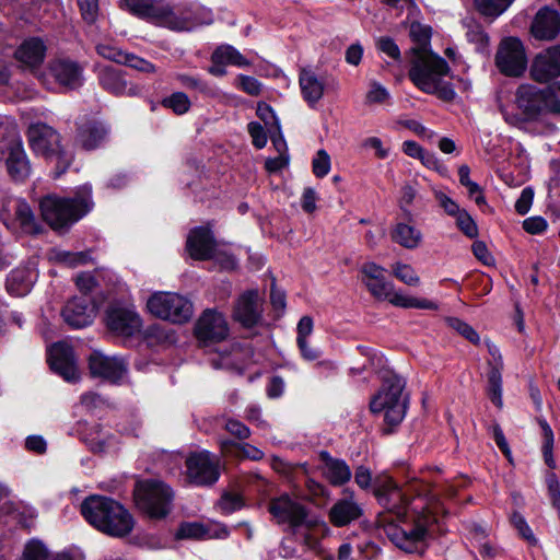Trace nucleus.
<instances>
[{
	"mask_svg": "<svg viewBox=\"0 0 560 560\" xmlns=\"http://www.w3.org/2000/svg\"><path fill=\"white\" fill-rule=\"evenodd\" d=\"M560 82L545 88L535 84H520L515 91V104L520 110L516 117L521 128L534 136H551L556 125L549 121L550 114H560Z\"/></svg>",
	"mask_w": 560,
	"mask_h": 560,
	"instance_id": "nucleus-1",
	"label": "nucleus"
},
{
	"mask_svg": "<svg viewBox=\"0 0 560 560\" xmlns=\"http://www.w3.org/2000/svg\"><path fill=\"white\" fill-rule=\"evenodd\" d=\"M440 503L431 505L430 499L420 497L410 502V514L399 520L400 526L388 523L385 533L390 541L406 552L423 549L429 537V526L435 521L434 515Z\"/></svg>",
	"mask_w": 560,
	"mask_h": 560,
	"instance_id": "nucleus-2",
	"label": "nucleus"
},
{
	"mask_svg": "<svg viewBox=\"0 0 560 560\" xmlns=\"http://www.w3.org/2000/svg\"><path fill=\"white\" fill-rule=\"evenodd\" d=\"M81 513L100 532L121 538L129 535L135 520L124 505L103 495H90L81 503Z\"/></svg>",
	"mask_w": 560,
	"mask_h": 560,
	"instance_id": "nucleus-3",
	"label": "nucleus"
},
{
	"mask_svg": "<svg viewBox=\"0 0 560 560\" xmlns=\"http://www.w3.org/2000/svg\"><path fill=\"white\" fill-rule=\"evenodd\" d=\"M380 504L397 520L410 514V502L420 497L430 499L431 505L439 504V499L432 493L428 482L413 478L401 489L390 478H386L374 490Z\"/></svg>",
	"mask_w": 560,
	"mask_h": 560,
	"instance_id": "nucleus-4",
	"label": "nucleus"
},
{
	"mask_svg": "<svg viewBox=\"0 0 560 560\" xmlns=\"http://www.w3.org/2000/svg\"><path fill=\"white\" fill-rule=\"evenodd\" d=\"M361 281L373 298L388 301L390 304L405 308L435 310V303L397 292L393 282L386 278V269L374 261H366L360 267Z\"/></svg>",
	"mask_w": 560,
	"mask_h": 560,
	"instance_id": "nucleus-5",
	"label": "nucleus"
},
{
	"mask_svg": "<svg viewBox=\"0 0 560 560\" xmlns=\"http://www.w3.org/2000/svg\"><path fill=\"white\" fill-rule=\"evenodd\" d=\"M92 205L91 188L82 187L71 198L47 196L39 206L43 219L54 230H59L80 220L91 210Z\"/></svg>",
	"mask_w": 560,
	"mask_h": 560,
	"instance_id": "nucleus-6",
	"label": "nucleus"
},
{
	"mask_svg": "<svg viewBox=\"0 0 560 560\" xmlns=\"http://www.w3.org/2000/svg\"><path fill=\"white\" fill-rule=\"evenodd\" d=\"M137 508L151 520H163L172 511L174 492L160 479L138 480L133 489Z\"/></svg>",
	"mask_w": 560,
	"mask_h": 560,
	"instance_id": "nucleus-7",
	"label": "nucleus"
},
{
	"mask_svg": "<svg viewBox=\"0 0 560 560\" xmlns=\"http://www.w3.org/2000/svg\"><path fill=\"white\" fill-rule=\"evenodd\" d=\"M404 388L405 381L401 377L387 376L381 390L370 404L371 411L384 412V419L390 425L400 423L407 410V396L404 395Z\"/></svg>",
	"mask_w": 560,
	"mask_h": 560,
	"instance_id": "nucleus-8",
	"label": "nucleus"
},
{
	"mask_svg": "<svg viewBox=\"0 0 560 560\" xmlns=\"http://www.w3.org/2000/svg\"><path fill=\"white\" fill-rule=\"evenodd\" d=\"M149 312L158 318L173 324L188 322L194 313L192 303L185 296L171 292H156L147 303Z\"/></svg>",
	"mask_w": 560,
	"mask_h": 560,
	"instance_id": "nucleus-9",
	"label": "nucleus"
},
{
	"mask_svg": "<svg viewBox=\"0 0 560 560\" xmlns=\"http://www.w3.org/2000/svg\"><path fill=\"white\" fill-rule=\"evenodd\" d=\"M120 8L139 19L165 25L174 31L183 30V21L165 0H121Z\"/></svg>",
	"mask_w": 560,
	"mask_h": 560,
	"instance_id": "nucleus-10",
	"label": "nucleus"
},
{
	"mask_svg": "<svg viewBox=\"0 0 560 560\" xmlns=\"http://www.w3.org/2000/svg\"><path fill=\"white\" fill-rule=\"evenodd\" d=\"M448 62L434 51L429 55L412 57L408 72L410 81L422 92L434 90V84L443 77L448 75Z\"/></svg>",
	"mask_w": 560,
	"mask_h": 560,
	"instance_id": "nucleus-11",
	"label": "nucleus"
},
{
	"mask_svg": "<svg viewBox=\"0 0 560 560\" xmlns=\"http://www.w3.org/2000/svg\"><path fill=\"white\" fill-rule=\"evenodd\" d=\"M495 66L505 77L520 78L527 69V57L523 42L510 36L501 42L495 54Z\"/></svg>",
	"mask_w": 560,
	"mask_h": 560,
	"instance_id": "nucleus-12",
	"label": "nucleus"
},
{
	"mask_svg": "<svg viewBox=\"0 0 560 560\" xmlns=\"http://www.w3.org/2000/svg\"><path fill=\"white\" fill-rule=\"evenodd\" d=\"M560 77V44H556L537 54L529 66V78L540 84L559 82Z\"/></svg>",
	"mask_w": 560,
	"mask_h": 560,
	"instance_id": "nucleus-13",
	"label": "nucleus"
},
{
	"mask_svg": "<svg viewBox=\"0 0 560 560\" xmlns=\"http://www.w3.org/2000/svg\"><path fill=\"white\" fill-rule=\"evenodd\" d=\"M105 322L108 330L116 336L132 337L142 329V319L132 306L110 305Z\"/></svg>",
	"mask_w": 560,
	"mask_h": 560,
	"instance_id": "nucleus-14",
	"label": "nucleus"
},
{
	"mask_svg": "<svg viewBox=\"0 0 560 560\" xmlns=\"http://www.w3.org/2000/svg\"><path fill=\"white\" fill-rule=\"evenodd\" d=\"M268 511L277 524L288 525L293 530L306 523V509L288 494L271 499Z\"/></svg>",
	"mask_w": 560,
	"mask_h": 560,
	"instance_id": "nucleus-15",
	"label": "nucleus"
},
{
	"mask_svg": "<svg viewBox=\"0 0 560 560\" xmlns=\"http://www.w3.org/2000/svg\"><path fill=\"white\" fill-rule=\"evenodd\" d=\"M187 478L197 486L214 483L220 476L219 460L209 452L191 454L186 459Z\"/></svg>",
	"mask_w": 560,
	"mask_h": 560,
	"instance_id": "nucleus-16",
	"label": "nucleus"
},
{
	"mask_svg": "<svg viewBox=\"0 0 560 560\" xmlns=\"http://www.w3.org/2000/svg\"><path fill=\"white\" fill-rule=\"evenodd\" d=\"M264 300L257 290L243 292L233 306L232 317L245 328H252L261 322Z\"/></svg>",
	"mask_w": 560,
	"mask_h": 560,
	"instance_id": "nucleus-17",
	"label": "nucleus"
},
{
	"mask_svg": "<svg viewBox=\"0 0 560 560\" xmlns=\"http://www.w3.org/2000/svg\"><path fill=\"white\" fill-rule=\"evenodd\" d=\"M127 72L113 67L104 66L98 69L97 81L100 86L107 93L116 96H139L141 88L137 84L129 83L126 79Z\"/></svg>",
	"mask_w": 560,
	"mask_h": 560,
	"instance_id": "nucleus-18",
	"label": "nucleus"
},
{
	"mask_svg": "<svg viewBox=\"0 0 560 560\" xmlns=\"http://www.w3.org/2000/svg\"><path fill=\"white\" fill-rule=\"evenodd\" d=\"M196 337L203 342H219L229 335L228 322L222 313L207 310L199 317L196 328Z\"/></svg>",
	"mask_w": 560,
	"mask_h": 560,
	"instance_id": "nucleus-19",
	"label": "nucleus"
},
{
	"mask_svg": "<svg viewBox=\"0 0 560 560\" xmlns=\"http://www.w3.org/2000/svg\"><path fill=\"white\" fill-rule=\"evenodd\" d=\"M63 320L72 328H83L92 324L96 307L89 295L74 296L62 308Z\"/></svg>",
	"mask_w": 560,
	"mask_h": 560,
	"instance_id": "nucleus-20",
	"label": "nucleus"
},
{
	"mask_svg": "<svg viewBox=\"0 0 560 560\" xmlns=\"http://www.w3.org/2000/svg\"><path fill=\"white\" fill-rule=\"evenodd\" d=\"M37 155L55 165V177L62 175L73 160L72 148L69 142H32Z\"/></svg>",
	"mask_w": 560,
	"mask_h": 560,
	"instance_id": "nucleus-21",
	"label": "nucleus"
},
{
	"mask_svg": "<svg viewBox=\"0 0 560 560\" xmlns=\"http://www.w3.org/2000/svg\"><path fill=\"white\" fill-rule=\"evenodd\" d=\"M529 32L538 40L555 39L560 34V12L549 5H544L535 14Z\"/></svg>",
	"mask_w": 560,
	"mask_h": 560,
	"instance_id": "nucleus-22",
	"label": "nucleus"
},
{
	"mask_svg": "<svg viewBox=\"0 0 560 560\" xmlns=\"http://www.w3.org/2000/svg\"><path fill=\"white\" fill-rule=\"evenodd\" d=\"M210 61L211 66L208 68V72L214 77H224L226 74V66H235L237 68H248L252 66V62L230 44L219 45L212 51Z\"/></svg>",
	"mask_w": 560,
	"mask_h": 560,
	"instance_id": "nucleus-23",
	"label": "nucleus"
},
{
	"mask_svg": "<svg viewBox=\"0 0 560 560\" xmlns=\"http://www.w3.org/2000/svg\"><path fill=\"white\" fill-rule=\"evenodd\" d=\"M49 73L65 88L74 90L82 85L83 67L70 58H56L49 62Z\"/></svg>",
	"mask_w": 560,
	"mask_h": 560,
	"instance_id": "nucleus-24",
	"label": "nucleus"
},
{
	"mask_svg": "<svg viewBox=\"0 0 560 560\" xmlns=\"http://www.w3.org/2000/svg\"><path fill=\"white\" fill-rule=\"evenodd\" d=\"M2 153L5 154V166L9 175L15 182H24L31 174L30 160L21 142H1Z\"/></svg>",
	"mask_w": 560,
	"mask_h": 560,
	"instance_id": "nucleus-25",
	"label": "nucleus"
},
{
	"mask_svg": "<svg viewBox=\"0 0 560 560\" xmlns=\"http://www.w3.org/2000/svg\"><path fill=\"white\" fill-rule=\"evenodd\" d=\"M89 366L92 375L113 382L120 380L127 372V364L124 359L107 357L101 352L91 354Z\"/></svg>",
	"mask_w": 560,
	"mask_h": 560,
	"instance_id": "nucleus-26",
	"label": "nucleus"
},
{
	"mask_svg": "<svg viewBox=\"0 0 560 560\" xmlns=\"http://www.w3.org/2000/svg\"><path fill=\"white\" fill-rule=\"evenodd\" d=\"M49 363L51 369L66 381H74L78 377L73 349L67 343L57 342L49 350Z\"/></svg>",
	"mask_w": 560,
	"mask_h": 560,
	"instance_id": "nucleus-27",
	"label": "nucleus"
},
{
	"mask_svg": "<svg viewBox=\"0 0 560 560\" xmlns=\"http://www.w3.org/2000/svg\"><path fill=\"white\" fill-rule=\"evenodd\" d=\"M540 427L544 435L542 443V455L546 465L550 468V470L546 474V483L548 487V491L555 506L558 505L560 500V488L557 475L553 472V469L557 467L556 459L552 456V446H553V433L551 428L548 425L546 421H540Z\"/></svg>",
	"mask_w": 560,
	"mask_h": 560,
	"instance_id": "nucleus-28",
	"label": "nucleus"
},
{
	"mask_svg": "<svg viewBox=\"0 0 560 560\" xmlns=\"http://www.w3.org/2000/svg\"><path fill=\"white\" fill-rule=\"evenodd\" d=\"M186 248L191 258L208 260L213 257L215 241L212 232L207 228H196L187 237Z\"/></svg>",
	"mask_w": 560,
	"mask_h": 560,
	"instance_id": "nucleus-29",
	"label": "nucleus"
},
{
	"mask_svg": "<svg viewBox=\"0 0 560 560\" xmlns=\"http://www.w3.org/2000/svg\"><path fill=\"white\" fill-rule=\"evenodd\" d=\"M488 351L490 355L492 357V361H489V372H488V388L487 393L492 401L498 408H502L503 400H502V369H503V361L502 357L500 354L499 349L492 345L487 343Z\"/></svg>",
	"mask_w": 560,
	"mask_h": 560,
	"instance_id": "nucleus-30",
	"label": "nucleus"
},
{
	"mask_svg": "<svg viewBox=\"0 0 560 560\" xmlns=\"http://www.w3.org/2000/svg\"><path fill=\"white\" fill-rule=\"evenodd\" d=\"M362 515V508L354 500L352 492L337 500L329 510V521L332 525L342 527L358 520Z\"/></svg>",
	"mask_w": 560,
	"mask_h": 560,
	"instance_id": "nucleus-31",
	"label": "nucleus"
},
{
	"mask_svg": "<svg viewBox=\"0 0 560 560\" xmlns=\"http://www.w3.org/2000/svg\"><path fill=\"white\" fill-rule=\"evenodd\" d=\"M319 458L322 474L332 486H342L350 480L351 470L345 460L331 457L326 451L319 453Z\"/></svg>",
	"mask_w": 560,
	"mask_h": 560,
	"instance_id": "nucleus-32",
	"label": "nucleus"
},
{
	"mask_svg": "<svg viewBox=\"0 0 560 560\" xmlns=\"http://www.w3.org/2000/svg\"><path fill=\"white\" fill-rule=\"evenodd\" d=\"M46 45L39 37L25 39L15 50L14 57L23 65L36 68L40 66L46 56Z\"/></svg>",
	"mask_w": 560,
	"mask_h": 560,
	"instance_id": "nucleus-33",
	"label": "nucleus"
},
{
	"mask_svg": "<svg viewBox=\"0 0 560 560\" xmlns=\"http://www.w3.org/2000/svg\"><path fill=\"white\" fill-rule=\"evenodd\" d=\"M77 131L80 140H105L112 131L110 124L98 117H84L77 122Z\"/></svg>",
	"mask_w": 560,
	"mask_h": 560,
	"instance_id": "nucleus-34",
	"label": "nucleus"
},
{
	"mask_svg": "<svg viewBox=\"0 0 560 560\" xmlns=\"http://www.w3.org/2000/svg\"><path fill=\"white\" fill-rule=\"evenodd\" d=\"M299 83L304 101L314 106L324 95V82L311 69L302 68L299 73Z\"/></svg>",
	"mask_w": 560,
	"mask_h": 560,
	"instance_id": "nucleus-35",
	"label": "nucleus"
},
{
	"mask_svg": "<svg viewBox=\"0 0 560 560\" xmlns=\"http://www.w3.org/2000/svg\"><path fill=\"white\" fill-rule=\"evenodd\" d=\"M409 37L415 43V46L408 50L412 57L429 55L431 49L432 27L428 24H422L419 21H413L410 24Z\"/></svg>",
	"mask_w": 560,
	"mask_h": 560,
	"instance_id": "nucleus-36",
	"label": "nucleus"
},
{
	"mask_svg": "<svg viewBox=\"0 0 560 560\" xmlns=\"http://www.w3.org/2000/svg\"><path fill=\"white\" fill-rule=\"evenodd\" d=\"M229 533L226 528H221L220 533H211V530L198 522H187L180 524L177 529V539H209V538H225Z\"/></svg>",
	"mask_w": 560,
	"mask_h": 560,
	"instance_id": "nucleus-37",
	"label": "nucleus"
},
{
	"mask_svg": "<svg viewBox=\"0 0 560 560\" xmlns=\"http://www.w3.org/2000/svg\"><path fill=\"white\" fill-rule=\"evenodd\" d=\"M390 237L400 246L407 249H415L422 241V233L410 224L399 222L393 228Z\"/></svg>",
	"mask_w": 560,
	"mask_h": 560,
	"instance_id": "nucleus-38",
	"label": "nucleus"
},
{
	"mask_svg": "<svg viewBox=\"0 0 560 560\" xmlns=\"http://www.w3.org/2000/svg\"><path fill=\"white\" fill-rule=\"evenodd\" d=\"M256 115L267 127L269 140H284L279 119L277 118L273 108L268 103L259 102Z\"/></svg>",
	"mask_w": 560,
	"mask_h": 560,
	"instance_id": "nucleus-39",
	"label": "nucleus"
},
{
	"mask_svg": "<svg viewBox=\"0 0 560 560\" xmlns=\"http://www.w3.org/2000/svg\"><path fill=\"white\" fill-rule=\"evenodd\" d=\"M514 0H474L476 10L486 18L495 19L503 14Z\"/></svg>",
	"mask_w": 560,
	"mask_h": 560,
	"instance_id": "nucleus-40",
	"label": "nucleus"
},
{
	"mask_svg": "<svg viewBox=\"0 0 560 560\" xmlns=\"http://www.w3.org/2000/svg\"><path fill=\"white\" fill-rule=\"evenodd\" d=\"M14 214L22 229L27 233H37V223L31 207L23 200L14 203Z\"/></svg>",
	"mask_w": 560,
	"mask_h": 560,
	"instance_id": "nucleus-41",
	"label": "nucleus"
},
{
	"mask_svg": "<svg viewBox=\"0 0 560 560\" xmlns=\"http://www.w3.org/2000/svg\"><path fill=\"white\" fill-rule=\"evenodd\" d=\"M32 284V275L27 270H15L8 279V290L15 295L26 294Z\"/></svg>",
	"mask_w": 560,
	"mask_h": 560,
	"instance_id": "nucleus-42",
	"label": "nucleus"
},
{
	"mask_svg": "<svg viewBox=\"0 0 560 560\" xmlns=\"http://www.w3.org/2000/svg\"><path fill=\"white\" fill-rule=\"evenodd\" d=\"M161 105L164 108L172 109L176 115H184L190 109L191 102L186 93L174 92L170 96L164 97L161 101Z\"/></svg>",
	"mask_w": 560,
	"mask_h": 560,
	"instance_id": "nucleus-43",
	"label": "nucleus"
},
{
	"mask_svg": "<svg viewBox=\"0 0 560 560\" xmlns=\"http://www.w3.org/2000/svg\"><path fill=\"white\" fill-rule=\"evenodd\" d=\"M402 151L411 158L419 159L429 168L439 167V161L434 154L427 152L418 142H404Z\"/></svg>",
	"mask_w": 560,
	"mask_h": 560,
	"instance_id": "nucleus-44",
	"label": "nucleus"
},
{
	"mask_svg": "<svg viewBox=\"0 0 560 560\" xmlns=\"http://www.w3.org/2000/svg\"><path fill=\"white\" fill-rule=\"evenodd\" d=\"M52 258L67 267L85 265L91 260L89 252L71 253L67 250H55Z\"/></svg>",
	"mask_w": 560,
	"mask_h": 560,
	"instance_id": "nucleus-45",
	"label": "nucleus"
},
{
	"mask_svg": "<svg viewBox=\"0 0 560 560\" xmlns=\"http://www.w3.org/2000/svg\"><path fill=\"white\" fill-rule=\"evenodd\" d=\"M58 137L59 135L54 127L42 121L31 124L26 131L27 140H51Z\"/></svg>",
	"mask_w": 560,
	"mask_h": 560,
	"instance_id": "nucleus-46",
	"label": "nucleus"
},
{
	"mask_svg": "<svg viewBox=\"0 0 560 560\" xmlns=\"http://www.w3.org/2000/svg\"><path fill=\"white\" fill-rule=\"evenodd\" d=\"M276 149L279 155L276 158H269L265 162V167L269 173H277L289 165V155L287 142H275Z\"/></svg>",
	"mask_w": 560,
	"mask_h": 560,
	"instance_id": "nucleus-47",
	"label": "nucleus"
},
{
	"mask_svg": "<svg viewBox=\"0 0 560 560\" xmlns=\"http://www.w3.org/2000/svg\"><path fill=\"white\" fill-rule=\"evenodd\" d=\"M392 271L398 280L407 285L417 287L420 284V278L410 265L396 262L393 265Z\"/></svg>",
	"mask_w": 560,
	"mask_h": 560,
	"instance_id": "nucleus-48",
	"label": "nucleus"
},
{
	"mask_svg": "<svg viewBox=\"0 0 560 560\" xmlns=\"http://www.w3.org/2000/svg\"><path fill=\"white\" fill-rule=\"evenodd\" d=\"M95 51L98 56L118 65H122V62H125V59L128 54V51H125L115 45L104 43L97 44L95 46Z\"/></svg>",
	"mask_w": 560,
	"mask_h": 560,
	"instance_id": "nucleus-49",
	"label": "nucleus"
},
{
	"mask_svg": "<svg viewBox=\"0 0 560 560\" xmlns=\"http://www.w3.org/2000/svg\"><path fill=\"white\" fill-rule=\"evenodd\" d=\"M177 80L184 88L190 91H196L203 95L212 94V89L209 85V83L198 77L189 74H178Z\"/></svg>",
	"mask_w": 560,
	"mask_h": 560,
	"instance_id": "nucleus-50",
	"label": "nucleus"
},
{
	"mask_svg": "<svg viewBox=\"0 0 560 560\" xmlns=\"http://www.w3.org/2000/svg\"><path fill=\"white\" fill-rule=\"evenodd\" d=\"M223 429L233 438L243 441L250 436V430L247 425L236 419L222 418Z\"/></svg>",
	"mask_w": 560,
	"mask_h": 560,
	"instance_id": "nucleus-51",
	"label": "nucleus"
},
{
	"mask_svg": "<svg viewBox=\"0 0 560 560\" xmlns=\"http://www.w3.org/2000/svg\"><path fill=\"white\" fill-rule=\"evenodd\" d=\"M236 88L250 96H258L261 93V82L252 75L238 74L236 77Z\"/></svg>",
	"mask_w": 560,
	"mask_h": 560,
	"instance_id": "nucleus-52",
	"label": "nucleus"
},
{
	"mask_svg": "<svg viewBox=\"0 0 560 560\" xmlns=\"http://www.w3.org/2000/svg\"><path fill=\"white\" fill-rule=\"evenodd\" d=\"M448 326L456 330L459 335L465 337L467 340L472 342L474 345L479 343L480 337L478 332L467 323L460 320L456 317H450L446 319Z\"/></svg>",
	"mask_w": 560,
	"mask_h": 560,
	"instance_id": "nucleus-53",
	"label": "nucleus"
},
{
	"mask_svg": "<svg viewBox=\"0 0 560 560\" xmlns=\"http://www.w3.org/2000/svg\"><path fill=\"white\" fill-rule=\"evenodd\" d=\"M82 20L88 24H94L98 18L100 0H77Z\"/></svg>",
	"mask_w": 560,
	"mask_h": 560,
	"instance_id": "nucleus-54",
	"label": "nucleus"
},
{
	"mask_svg": "<svg viewBox=\"0 0 560 560\" xmlns=\"http://www.w3.org/2000/svg\"><path fill=\"white\" fill-rule=\"evenodd\" d=\"M84 440L92 452L102 453L105 451L106 439L104 434H102V427L100 424H94L91 428L90 433L85 435Z\"/></svg>",
	"mask_w": 560,
	"mask_h": 560,
	"instance_id": "nucleus-55",
	"label": "nucleus"
},
{
	"mask_svg": "<svg viewBox=\"0 0 560 560\" xmlns=\"http://www.w3.org/2000/svg\"><path fill=\"white\" fill-rule=\"evenodd\" d=\"M424 93L435 95L438 98L444 102H452L456 97V92L453 84L448 81H444L443 78H441L434 84V90L428 89L424 91Z\"/></svg>",
	"mask_w": 560,
	"mask_h": 560,
	"instance_id": "nucleus-56",
	"label": "nucleus"
},
{
	"mask_svg": "<svg viewBox=\"0 0 560 560\" xmlns=\"http://www.w3.org/2000/svg\"><path fill=\"white\" fill-rule=\"evenodd\" d=\"M122 65L142 73H153L156 71L155 65L132 52L127 54Z\"/></svg>",
	"mask_w": 560,
	"mask_h": 560,
	"instance_id": "nucleus-57",
	"label": "nucleus"
},
{
	"mask_svg": "<svg viewBox=\"0 0 560 560\" xmlns=\"http://www.w3.org/2000/svg\"><path fill=\"white\" fill-rule=\"evenodd\" d=\"M0 140H21L19 127L14 118L0 116Z\"/></svg>",
	"mask_w": 560,
	"mask_h": 560,
	"instance_id": "nucleus-58",
	"label": "nucleus"
},
{
	"mask_svg": "<svg viewBox=\"0 0 560 560\" xmlns=\"http://www.w3.org/2000/svg\"><path fill=\"white\" fill-rule=\"evenodd\" d=\"M376 48L395 61H401L400 48L390 36H381L376 42Z\"/></svg>",
	"mask_w": 560,
	"mask_h": 560,
	"instance_id": "nucleus-59",
	"label": "nucleus"
},
{
	"mask_svg": "<svg viewBox=\"0 0 560 560\" xmlns=\"http://www.w3.org/2000/svg\"><path fill=\"white\" fill-rule=\"evenodd\" d=\"M466 37L469 43L476 44L478 51L485 50L489 45V35L480 24L470 27L466 33Z\"/></svg>",
	"mask_w": 560,
	"mask_h": 560,
	"instance_id": "nucleus-60",
	"label": "nucleus"
},
{
	"mask_svg": "<svg viewBox=\"0 0 560 560\" xmlns=\"http://www.w3.org/2000/svg\"><path fill=\"white\" fill-rule=\"evenodd\" d=\"M313 173L316 177H325L330 171V158L325 150H319L312 161Z\"/></svg>",
	"mask_w": 560,
	"mask_h": 560,
	"instance_id": "nucleus-61",
	"label": "nucleus"
},
{
	"mask_svg": "<svg viewBox=\"0 0 560 560\" xmlns=\"http://www.w3.org/2000/svg\"><path fill=\"white\" fill-rule=\"evenodd\" d=\"M456 224L466 236L474 238L478 235L477 224L465 210L456 215Z\"/></svg>",
	"mask_w": 560,
	"mask_h": 560,
	"instance_id": "nucleus-62",
	"label": "nucleus"
},
{
	"mask_svg": "<svg viewBox=\"0 0 560 560\" xmlns=\"http://www.w3.org/2000/svg\"><path fill=\"white\" fill-rule=\"evenodd\" d=\"M24 560H46L47 550L39 541H30L23 552Z\"/></svg>",
	"mask_w": 560,
	"mask_h": 560,
	"instance_id": "nucleus-63",
	"label": "nucleus"
},
{
	"mask_svg": "<svg viewBox=\"0 0 560 560\" xmlns=\"http://www.w3.org/2000/svg\"><path fill=\"white\" fill-rule=\"evenodd\" d=\"M534 190L530 187H526L522 190L520 198L515 202V210L518 214H526L533 203Z\"/></svg>",
	"mask_w": 560,
	"mask_h": 560,
	"instance_id": "nucleus-64",
	"label": "nucleus"
}]
</instances>
